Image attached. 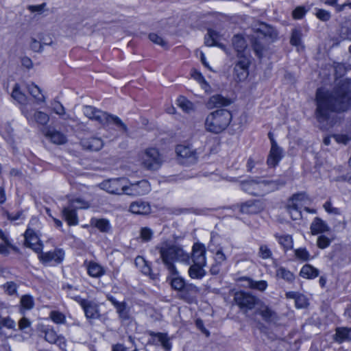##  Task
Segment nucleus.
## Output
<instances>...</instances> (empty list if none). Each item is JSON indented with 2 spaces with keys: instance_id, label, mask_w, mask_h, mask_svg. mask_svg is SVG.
Instances as JSON below:
<instances>
[{
  "instance_id": "14",
  "label": "nucleus",
  "mask_w": 351,
  "mask_h": 351,
  "mask_svg": "<svg viewBox=\"0 0 351 351\" xmlns=\"http://www.w3.org/2000/svg\"><path fill=\"white\" fill-rule=\"evenodd\" d=\"M199 289L191 283H186L179 293V298L188 303H192L197 298Z\"/></svg>"
},
{
  "instance_id": "17",
  "label": "nucleus",
  "mask_w": 351,
  "mask_h": 351,
  "mask_svg": "<svg viewBox=\"0 0 351 351\" xmlns=\"http://www.w3.org/2000/svg\"><path fill=\"white\" fill-rule=\"evenodd\" d=\"M256 313L266 322H274L278 318L277 313L262 301H261V304L256 308Z\"/></svg>"
},
{
  "instance_id": "61",
  "label": "nucleus",
  "mask_w": 351,
  "mask_h": 351,
  "mask_svg": "<svg viewBox=\"0 0 351 351\" xmlns=\"http://www.w3.org/2000/svg\"><path fill=\"white\" fill-rule=\"evenodd\" d=\"M45 6H46L45 3H43L40 5H29L27 6V9L31 12H38V14H41L44 11V8Z\"/></svg>"
},
{
  "instance_id": "19",
  "label": "nucleus",
  "mask_w": 351,
  "mask_h": 351,
  "mask_svg": "<svg viewBox=\"0 0 351 351\" xmlns=\"http://www.w3.org/2000/svg\"><path fill=\"white\" fill-rule=\"evenodd\" d=\"M130 211L135 215H147L151 212V206L147 202L137 200L130 204Z\"/></svg>"
},
{
  "instance_id": "63",
  "label": "nucleus",
  "mask_w": 351,
  "mask_h": 351,
  "mask_svg": "<svg viewBox=\"0 0 351 351\" xmlns=\"http://www.w3.org/2000/svg\"><path fill=\"white\" fill-rule=\"evenodd\" d=\"M30 47L35 52H40L43 51V45L35 38H32Z\"/></svg>"
},
{
  "instance_id": "15",
  "label": "nucleus",
  "mask_w": 351,
  "mask_h": 351,
  "mask_svg": "<svg viewBox=\"0 0 351 351\" xmlns=\"http://www.w3.org/2000/svg\"><path fill=\"white\" fill-rule=\"evenodd\" d=\"M38 254V258L43 263H48L54 261L57 263H60L64 256V252L61 249H56L53 252H40Z\"/></svg>"
},
{
  "instance_id": "8",
  "label": "nucleus",
  "mask_w": 351,
  "mask_h": 351,
  "mask_svg": "<svg viewBox=\"0 0 351 351\" xmlns=\"http://www.w3.org/2000/svg\"><path fill=\"white\" fill-rule=\"evenodd\" d=\"M151 190V186L147 180H142L141 181L131 183L129 186L125 184L124 194L132 196H141L148 193Z\"/></svg>"
},
{
  "instance_id": "29",
  "label": "nucleus",
  "mask_w": 351,
  "mask_h": 351,
  "mask_svg": "<svg viewBox=\"0 0 351 351\" xmlns=\"http://www.w3.org/2000/svg\"><path fill=\"white\" fill-rule=\"evenodd\" d=\"M319 274V271L310 264L304 265L300 271V276L306 279H313L317 278Z\"/></svg>"
},
{
  "instance_id": "60",
  "label": "nucleus",
  "mask_w": 351,
  "mask_h": 351,
  "mask_svg": "<svg viewBox=\"0 0 351 351\" xmlns=\"http://www.w3.org/2000/svg\"><path fill=\"white\" fill-rule=\"evenodd\" d=\"M51 318L56 324H62L65 321V316L58 311H52L51 313Z\"/></svg>"
},
{
  "instance_id": "13",
  "label": "nucleus",
  "mask_w": 351,
  "mask_h": 351,
  "mask_svg": "<svg viewBox=\"0 0 351 351\" xmlns=\"http://www.w3.org/2000/svg\"><path fill=\"white\" fill-rule=\"evenodd\" d=\"M25 245L32 248L36 253H40L43 250V244L35 234L34 231L27 228L24 234Z\"/></svg>"
},
{
  "instance_id": "10",
  "label": "nucleus",
  "mask_w": 351,
  "mask_h": 351,
  "mask_svg": "<svg viewBox=\"0 0 351 351\" xmlns=\"http://www.w3.org/2000/svg\"><path fill=\"white\" fill-rule=\"evenodd\" d=\"M263 184V180L251 179L241 181L240 185L246 193L254 196H261L265 194Z\"/></svg>"
},
{
  "instance_id": "12",
  "label": "nucleus",
  "mask_w": 351,
  "mask_h": 351,
  "mask_svg": "<svg viewBox=\"0 0 351 351\" xmlns=\"http://www.w3.org/2000/svg\"><path fill=\"white\" fill-rule=\"evenodd\" d=\"M167 271V282L173 290L177 291L179 293L186 284L184 279L180 276L177 268L175 269V271L171 269Z\"/></svg>"
},
{
  "instance_id": "35",
  "label": "nucleus",
  "mask_w": 351,
  "mask_h": 351,
  "mask_svg": "<svg viewBox=\"0 0 351 351\" xmlns=\"http://www.w3.org/2000/svg\"><path fill=\"white\" fill-rule=\"evenodd\" d=\"M88 274L94 278H98L104 274V269L99 264L90 262L87 267Z\"/></svg>"
},
{
  "instance_id": "46",
  "label": "nucleus",
  "mask_w": 351,
  "mask_h": 351,
  "mask_svg": "<svg viewBox=\"0 0 351 351\" xmlns=\"http://www.w3.org/2000/svg\"><path fill=\"white\" fill-rule=\"evenodd\" d=\"M295 257L302 261H307L310 259L311 255L306 248L300 247L294 251Z\"/></svg>"
},
{
  "instance_id": "45",
  "label": "nucleus",
  "mask_w": 351,
  "mask_h": 351,
  "mask_svg": "<svg viewBox=\"0 0 351 351\" xmlns=\"http://www.w3.org/2000/svg\"><path fill=\"white\" fill-rule=\"evenodd\" d=\"M34 119L36 123L40 125H46L49 121V117L45 112L36 111L34 114Z\"/></svg>"
},
{
  "instance_id": "62",
  "label": "nucleus",
  "mask_w": 351,
  "mask_h": 351,
  "mask_svg": "<svg viewBox=\"0 0 351 351\" xmlns=\"http://www.w3.org/2000/svg\"><path fill=\"white\" fill-rule=\"evenodd\" d=\"M141 269V271L144 274L149 276L152 279H156L157 278L158 275L157 274H153L152 272V269H151L150 265H149V263L147 262L146 263V264L143 267H142V268Z\"/></svg>"
},
{
  "instance_id": "52",
  "label": "nucleus",
  "mask_w": 351,
  "mask_h": 351,
  "mask_svg": "<svg viewBox=\"0 0 351 351\" xmlns=\"http://www.w3.org/2000/svg\"><path fill=\"white\" fill-rule=\"evenodd\" d=\"M149 40L155 44H157L164 48H167V43L160 36L155 33L149 34Z\"/></svg>"
},
{
  "instance_id": "47",
  "label": "nucleus",
  "mask_w": 351,
  "mask_h": 351,
  "mask_svg": "<svg viewBox=\"0 0 351 351\" xmlns=\"http://www.w3.org/2000/svg\"><path fill=\"white\" fill-rule=\"evenodd\" d=\"M154 232L149 228L143 227L140 230V237L144 242L150 241L153 237Z\"/></svg>"
},
{
  "instance_id": "9",
  "label": "nucleus",
  "mask_w": 351,
  "mask_h": 351,
  "mask_svg": "<svg viewBox=\"0 0 351 351\" xmlns=\"http://www.w3.org/2000/svg\"><path fill=\"white\" fill-rule=\"evenodd\" d=\"M124 178H114L105 180L100 184L101 189L109 193L115 195L124 194Z\"/></svg>"
},
{
  "instance_id": "41",
  "label": "nucleus",
  "mask_w": 351,
  "mask_h": 351,
  "mask_svg": "<svg viewBox=\"0 0 351 351\" xmlns=\"http://www.w3.org/2000/svg\"><path fill=\"white\" fill-rule=\"evenodd\" d=\"M91 223L103 232H108L110 228L108 221L105 219H93Z\"/></svg>"
},
{
  "instance_id": "42",
  "label": "nucleus",
  "mask_w": 351,
  "mask_h": 351,
  "mask_svg": "<svg viewBox=\"0 0 351 351\" xmlns=\"http://www.w3.org/2000/svg\"><path fill=\"white\" fill-rule=\"evenodd\" d=\"M27 89L30 95H32L36 100L38 101H45V97L41 93V90L38 86L32 84L28 86Z\"/></svg>"
},
{
  "instance_id": "59",
  "label": "nucleus",
  "mask_w": 351,
  "mask_h": 351,
  "mask_svg": "<svg viewBox=\"0 0 351 351\" xmlns=\"http://www.w3.org/2000/svg\"><path fill=\"white\" fill-rule=\"evenodd\" d=\"M2 327H5L8 329H15L16 323L10 317H1V329Z\"/></svg>"
},
{
  "instance_id": "39",
  "label": "nucleus",
  "mask_w": 351,
  "mask_h": 351,
  "mask_svg": "<svg viewBox=\"0 0 351 351\" xmlns=\"http://www.w3.org/2000/svg\"><path fill=\"white\" fill-rule=\"evenodd\" d=\"M339 34L343 40H351V23L350 22L342 23L339 31Z\"/></svg>"
},
{
  "instance_id": "11",
  "label": "nucleus",
  "mask_w": 351,
  "mask_h": 351,
  "mask_svg": "<svg viewBox=\"0 0 351 351\" xmlns=\"http://www.w3.org/2000/svg\"><path fill=\"white\" fill-rule=\"evenodd\" d=\"M235 64L234 71L239 81H243L247 78L249 72L250 59L246 56H241Z\"/></svg>"
},
{
  "instance_id": "33",
  "label": "nucleus",
  "mask_w": 351,
  "mask_h": 351,
  "mask_svg": "<svg viewBox=\"0 0 351 351\" xmlns=\"http://www.w3.org/2000/svg\"><path fill=\"white\" fill-rule=\"evenodd\" d=\"M274 237L279 244L282 246L285 250H290L293 247V239L291 235H280L278 233H276Z\"/></svg>"
},
{
  "instance_id": "58",
  "label": "nucleus",
  "mask_w": 351,
  "mask_h": 351,
  "mask_svg": "<svg viewBox=\"0 0 351 351\" xmlns=\"http://www.w3.org/2000/svg\"><path fill=\"white\" fill-rule=\"evenodd\" d=\"M21 304L26 309H31L34 306L33 298L29 295H23L21 299Z\"/></svg>"
},
{
  "instance_id": "56",
  "label": "nucleus",
  "mask_w": 351,
  "mask_h": 351,
  "mask_svg": "<svg viewBox=\"0 0 351 351\" xmlns=\"http://www.w3.org/2000/svg\"><path fill=\"white\" fill-rule=\"evenodd\" d=\"M331 241L324 235L319 236L317 240V245L320 249H325L330 245Z\"/></svg>"
},
{
  "instance_id": "27",
  "label": "nucleus",
  "mask_w": 351,
  "mask_h": 351,
  "mask_svg": "<svg viewBox=\"0 0 351 351\" xmlns=\"http://www.w3.org/2000/svg\"><path fill=\"white\" fill-rule=\"evenodd\" d=\"M287 181L280 178L275 180H263V185L265 193H268L270 191H274L277 190L279 188L285 185Z\"/></svg>"
},
{
  "instance_id": "6",
  "label": "nucleus",
  "mask_w": 351,
  "mask_h": 351,
  "mask_svg": "<svg viewBox=\"0 0 351 351\" xmlns=\"http://www.w3.org/2000/svg\"><path fill=\"white\" fill-rule=\"evenodd\" d=\"M234 300L241 311L244 313L257 308L261 301L252 294L245 291L237 292L234 294Z\"/></svg>"
},
{
  "instance_id": "50",
  "label": "nucleus",
  "mask_w": 351,
  "mask_h": 351,
  "mask_svg": "<svg viewBox=\"0 0 351 351\" xmlns=\"http://www.w3.org/2000/svg\"><path fill=\"white\" fill-rule=\"evenodd\" d=\"M69 205L73 207L75 210L86 208L89 207V204L80 198L72 199Z\"/></svg>"
},
{
  "instance_id": "36",
  "label": "nucleus",
  "mask_w": 351,
  "mask_h": 351,
  "mask_svg": "<svg viewBox=\"0 0 351 351\" xmlns=\"http://www.w3.org/2000/svg\"><path fill=\"white\" fill-rule=\"evenodd\" d=\"M335 339L338 342L351 340V328H337L335 334Z\"/></svg>"
},
{
  "instance_id": "23",
  "label": "nucleus",
  "mask_w": 351,
  "mask_h": 351,
  "mask_svg": "<svg viewBox=\"0 0 351 351\" xmlns=\"http://www.w3.org/2000/svg\"><path fill=\"white\" fill-rule=\"evenodd\" d=\"M204 246L200 244H195L193 247V264L206 265Z\"/></svg>"
},
{
  "instance_id": "28",
  "label": "nucleus",
  "mask_w": 351,
  "mask_h": 351,
  "mask_svg": "<svg viewBox=\"0 0 351 351\" xmlns=\"http://www.w3.org/2000/svg\"><path fill=\"white\" fill-rule=\"evenodd\" d=\"M328 230V225L319 217H315L311 225V231L313 234L323 233Z\"/></svg>"
},
{
  "instance_id": "38",
  "label": "nucleus",
  "mask_w": 351,
  "mask_h": 351,
  "mask_svg": "<svg viewBox=\"0 0 351 351\" xmlns=\"http://www.w3.org/2000/svg\"><path fill=\"white\" fill-rule=\"evenodd\" d=\"M12 97L21 104H25L27 103V97L20 90V87L18 84H16L14 86Z\"/></svg>"
},
{
  "instance_id": "5",
  "label": "nucleus",
  "mask_w": 351,
  "mask_h": 351,
  "mask_svg": "<svg viewBox=\"0 0 351 351\" xmlns=\"http://www.w3.org/2000/svg\"><path fill=\"white\" fill-rule=\"evenodd\" d=\"M141 164L142 167L149 171H156L160 168L163 159L158 150L150 147L145 149L141 154Z\"/></svg>"
},
{
  "instance_id": "53",
  "label": "nucleus",
  "mask_w": 351,
  "mask_h": 351,
  "mask_svg": "<svg viewBox=\"0 0 351 351\" xmlns=\"http://www.w3.org/2000/svg\"><path fill=\"white\" fill-rule=\"evenodd\" d=\"M249 287L251 289H254L263 291L267 288V284L265 280L254 281L250 280L249 282Z\"/></svg>"
},
{
  "instance_id": "49",
  "label": "nucleus",
  "mask_w": 351,
  "mask_h": 351,
  "mask_svg": "<svg viewBox=\"0 0 351 351\" xmlns=\"http://www.w3.org/2000/svg\"><path fill=\"white\" fill-rule=\"evenodd\" d=\"M315 16L322 21L327 22L331 18L330 12L319 8H315Z\"/></svg>"
},
{
  "instance_id": "57",
  "label": "nucleus",
  "mask_w": 351,
  "mask_h": 351,
  "mask_svg": "<svg viewBox=\"0 0 351 351\" xmlns=\"http://www.w3.org/2000/svg\"><path fill=\"white\" fill-rule=\"evenodd\" d=\"M307 11L304 6H298L293 11L292 16L295 19H301L304 16Z\"/></svg>"
},
{
  "instance_id": "24",
  "label": "nucleus",
  "mask_w": 351,
  "mask_h": 351,
  "mask_svg": "<svg viewBox=\"0 0 351 351\" xmlns=\"http://www.w3.org/2000/svg\"><path fill=\"white\" fill-rule=\"evenodd\" d=\"M148 333L153 338V340L160 343L165 350H169L171 348L170 338L167 333L154 332L153 331H149Z\"/></svg>"
},
{
  "instance_id": "44",
  "label": "nucleus",
  "mask_w": 351,
  "mask_h": 351,
  "mask_svg": "<svg viewBox=\"0 0 351 351\" xmlns=\"http://www.w3.org/2000/svg\"><path fill=\"white\" fill-rule=\"evenodd\" d=\"M287 208L293 220H297L301 218L302 215L299 210L298 204H293V203L291 202L290 204H287Z\"/></svg>"
},
{
  "instance_id": "64",
  "label": "nucleus",
  "mask_w": 351,
  "mask_h": 351,
  "mask_svg": "<svg viewBox=\"0 0 351 351\" xmlns=\"http://www.w3.org/2000/svg\"><path fill=\"white\" fill-rule=\"evenodd\" d=\"M4 289L5 292H7L9 295H12L16 291V285L13 282H7L4 285Z\"/></svg>"
},
{
  "instance_id": "22",
  "label": "nucleus",
  "mask_w": 351,
  "mask_h": 351,
  "mask_svg": "<svg viewBox=\"0 0 351 351\" xmlns=\"http://www.w3.org/2000/svg\"><path fill=\"white\" fill-rule=\"evenodd\" d=\"M221 35L219 32L212 29H208V32L205 36V44L206 46H217L223 50H225V45L222 43H219Z\"/></svg>"
},
{
  "instance_id": "40",
  "label": "nucleus",
  "mask_w": 351,
  "mask_h": 351,
  "mask_svg": "<svg viewBox=\"0 0 351 351\" xmlns=\"http://www.w3.org/2000/svg\"><path fill=\"white\" fill-rule=\"evenodd\" d=\"M276 273L277 277L284 279L287 282H292L295 278L293 273L282 267L278 268Z\"/></svg>"
},
{
  "instance_id": "25",
  "label": "nucleus",
  "mask_w": 351,
  "mask_h": 351,
  "mask_svg": "<svg viewBox=\"0 0 351 351\" xmlns=\"http://www.w3.org/2000/svg\"><path fill=\"white\" fill-rule=\"evenodd\" d=\"M81 144L85 149L90 151H99L104 145L102 140L97 137L84 138L82 140Z\"/></svg>"
},
{
  "instance_id": "3",
  "label": "nucleus",
  "mask_w": 351,
  "mask_h": 351,
  "mask_svg": "<svg viewBox=\"0 0 351 351\" xmlns=\"http://www.w3.org/2000/svg\"><path fill=\"white\" fill-rule=\"evenodd\" d=\"M84 114L90 119H93L108 128L110 125H114L117 130L122 133H127L128 128L127 125L117 116L108 114L106 112L101 111L91 106L84 107Z\"/></svg>"
},
{
  "instance_id": "2",
  "label": "nucleus",
  "mask_w": 351,
  "mask_h": 351,
  "mask_svg": "<svg viewBox=\"0 0 351 351\" xmlns=\"http://www.w3.org/2000/svg\"><path fill=\"white\" fill-rule=\"evenodd\" d=\"M156 249L158 251L160 258L167 270L175 271L176 269L175 262L186 264L190 263L189 254L179 245L166 241L159 244Z\"/></svg>"
},
{
  "instance_id": "32",
  "label": "nucleus",
  "mask_w": 351,
  "mask_h": 351,
  "mask_svg": "<svg viewBox=\"0 0 351 351\" xmlns=\"http://www.w3.org/2000/svg\"><path fill=\"white\" fill-rule=\"evenodd\" d=\"M204 265L193 264L189 269V275L191 278L201 279L206 275Z\"/></svg>"
},
{
  "instance_id": "18",
  "label": "nucleus",
  "mask_w": 351,
  "mask_h": 351,
  "mask_svg": "<svg viewBox=\"0 0 351 351\" xmlns=\"http://www.w3.org/2000/svg\"><path fill=\"white\" fill-rule=\"evenodd\" d=\"M77 301L80 303L84 311L85 315L88 319H95L98 316V310L96 304L88 300L78 298Z\"/></svg>"
},
{
  "instance_id": "37",
  "label": "nucleus",
  "mask_w": 351,
  "mask_h": 351,
  "mask_svg": "<svg viewBox=\"0 0 351 351\" xmlns=\"http://www.w3.org/2000/svg\"><path fill=\"white\" fill-rule=\"evenodd\" d=\"M177 103L179 107H180L183 111L189 113L194 110V105L189 100L186 99L184 97L180 96Z\"/></svg>"
},
{
  "instance_id": "30",
  "label": "nucleus",
  "mask_w": 351,
  "mask_h": 351,
  "mask_svg": "<svg viewBox=\"0 0 351 351\" xmlns=\"http://www.w3.org/2000/svg\"><path fill=\"white\" fill-rule=\"evenodd\" d=\"M45 136L55 144L62 145L66 142V137L62 133L57 130H48Z\"/></svg>"
},
{
  "instance_id": "48",
  "label": "nucleus",
  "mask_w": 351,
  "mask_h": 351,
  "mask_svg": "<svg viewBox=\"0 0 351 351\" xmlns=\"http://www.w3.org/2000/svg\"><path fill=\"white\" fill-rule=\"evenodd\" d=\"M258 255L263 259H267L272 257V252L267 245H261L259 247Z\"/></svg>"
},
{
  "instance_id": "55",
  "label": "nucleus",
  "mask_w": 351,
  "mask_h": 351,
  "mask_svg": "<svg viewBox=\"0 0 351 351\" xmlns=\"http://www.w3.org/2000/svg\"><path fill=\"white\" fill-rule=\"evenodd\" d=\"M58 335L52 329H47L45 330V339L47 341L54 343L57 342Z\"/></svg>"
},
{
  "instance_id": "4",
  "label": "nucleus",
  "mask_w": 351,
  "mask_h": 351,
  "mask_svg": "<svg viewBox=\"0 0 351 351\" xmlns=\"http://www.w3.org/2000/svg\"><path fill=\"white\" fill-rule=\"evenodd\" d=\"M232 113L226 109H219L208 114L204 125L208 132L219 134L223 131L232 121Z\"/></svg>"
},
{
  "instance_id": "20",
  "label": "nucleus",
  "mask_w": 351,
  "mask_h": 351,
  "mask_svg": "<svg viewBox=\"0 0 351 351\" xmlns=\"http://www.w3.org/2000/svg\"><path fill=\"white\" fill-rule=\"evenodd\" d=\"M263 209V203L259 200L247 201L241 206L240 211L245 214H256Z\"/></svg>"
},
{
  "instance_id": "7",
  "label": "nucleus",
  "mask_w": 351,
  "mask_h": 351,
  "mask_svg": "<svg viewBox=\"0 0 351 351\" xmlns=\"http://www.w3.org/2000/svg\"><path fill=\"white\" fill-rule=\"evenodd\" d=\"M176 152L180 163L191 165L197 162L198 154L195 149L191 145H178L176 147Z\"/></svg>"
},
{
  "instance_id": "31",
  "label": "nucleus",
  "mask_w": 351,
  "mask_h": 351,
  "mask_svg": "<svg viewBox=\"0 0 351 351\" xmlns=\"http://www.w3.org/2000/svg\"><path fill=\"white\" fill-rule=\"evenodd\" d=\"M256 31L260 32L264 36L269 37L271 40L276 38L278 36L276 30L273 27L265 23L260 24L259 27L257 28Z\"/></svg>"
},
{
  "instance_id": "1",
  "label": "nucleus",
  "mask_w": 351,
  "mask_h": 351,
  "mask_svg": "<svg viewBox=\"0 0 351 351\" xmlns=\"http://www.w3.org/2000/svg\"><path fill=\"white\" fill-rule=\"evenodd\" d=\"M315 115L322 130L332 127V113H343L351 110V80L344 79L332 88H319L315 95Z\"/></svg>"
},
{
  "instance_id": "21",
  "label": "nucleus",
  "mask_w": 351,
  "mask_h": 351,
  "mask_svg": "<svg viewBox=\"0 0 351 351\" xmlns=\"http://www.w3.org/2000/svg\"><path fill=\"white\" fill-rule=\"evenodd\" d=\"M282 157V151L278 147L277 143H274V146H271V149L267 160V163L270 167H275Z\"/></svg>"
},
{
  "instance_id": "34",
  "label": "nucleus",
  "mask_w": 351,
  "mask_h": 351,
  "mask_svg": "<svg viewBox=\"0 0 351 351\" xmlns=\"http://www.w3.org/2000/svg\"><path fill=\"white\" fill-rule=\"evenodd\" d=\"M232 45L238 52V57L244 56L243 52L246 48L247 45L245 39L242 36L239 35L234 36L232 38Z\"/></svg>"
},
{
  "instance_id": "54",
  "label": "nucleus",
  "mask_w": 351,
  "mask_h": 351,
  "mask_svg": "<svg viewBox=\"0 0 351 351\" xmlns=\"http://www.w3.org/2000/svg\"><path fill=\"white\" fill-rule=\"evenodd\" d=\"M117 306L115 307L119 317L123 319H128L129 318L128 311L126 308V304L125 302L121 304H117Z\"/></svg>"
},
{
  "instance_id": "51",
  "label": "nucleus",
  "mask_w": 351,
  "mask_h": 351,
  "mask_svg": "<svg viewBox=\"0 0 351 351\" xmlns=\"http://www.w3.org/2000/svg\"><path fill=\"white\" fill-rule=\"evenodd\" d=\"M53 112L59 116L65 115V108L58 101L54 100L51 103Z\"/></svg>"
},
{
  "instance_id": "16",
  "label": "nucleus",
  "mask_w": 351,
  "mask_h": 351,
  "mask_svg": "<svg viewBox=\"0 0 351 351\" xmlns=\"http://www.w3.org/2000/svg\"><path fill=\"white\" fill-rule=\"evenodd\" d=\"M232 103L231 99L222 96L219 94L214 95L209 97L206 102V107L208 109L219 108L230 106Z\"/></svg>"
},
{
  "instance_id": "26",
  "label": "nucleus",
  "mask_w": 351,
  "mask_h": 351,
  "mask_svg": "<svg viewBox=\"0 0 351 351\" xmlns=\"http://www.w3.org/2000/svg\"><path fill=\"white\" fill-rule=\"evenodd\" d=\"M62 213L69 226H76L78 224V217L76 210L69 204L62 209Z\"/></svg>"
},
{
  "instance_id": "43",
  "label": "nucleus",
  "mask_w": 351,
  "mask_h": 351,
  "mask_svg": "<svg viewBox=\"0 0 351 351\" xmlns=\"http://www.w3.org/2000/svg\"><path fill=\"white\" fill-rule=\"evenodd\" d=\"M290 43L292 45L302 47V32L298 29H293L291 33Z\"/></svg>"
}]
</instances>
